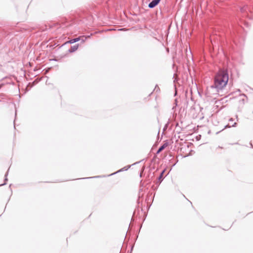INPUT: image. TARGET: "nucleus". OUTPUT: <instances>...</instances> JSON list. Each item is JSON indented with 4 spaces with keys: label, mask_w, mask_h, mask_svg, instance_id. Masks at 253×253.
Segmentation results:
<instances>
[{
    "label": "nucleus",
    "mask_w": 253,
    "mask_h": 253,
    "mask_svg": "<svg viewBox=\"0 0 253 253\" xmlns=\"http://www.w3.org/2000/svg\"><path fill=\"white\" fill-rule=\"evenodd\" d=\"M229 80L228 74L226 71L219 70L214 77V85L211 87L219 92L226 86Z\"/></svg>",
    "instance_id": "nucleus-1"
},
{
    "label": "nucleus",
    "mask_w": 253,
    "mask_h": 253,
    "mask_svg": "<svg viewBox=\"0 0 253 253\" xmlns=\"http://www.w3.org/2000/svg\"><path fill=\"white\" fill-rule=\"evenodd\" d=\"M161 0H153L149 3L148 6L150 8H153L155 7L160 1Z\"/></svg>",
    "instance_id": "nucleus-2"
},
{
    "label": "nucleus",
    "mask_w": 253,
    "mask_h": 253,
    "mask_svg": "<svg viewBox=\"0 0 253 253\" xmlns=\"http://www.w3.org/2000/svg\"><path fill=\"white\" fill-rule=\"evenodd\" d=\"M78 48V45H75L74 46H71V47L69 49V51L70 52H73L76 51Z\"/></svg>",
    "instance_id": "nucleus-3"
},
{
    "label": "nucleus",
    "mask_w": 253,
    "mask_h": 253,
    "mask_svg": "<svg viewBox=\"0 0 253 253\" xmlns=\"http://www.w3.org/2000/svg\"><path fill=\"white\" fill-rule=\"evenodd\" d=\"M168 146L167 143L164 144L162 146H161L157 151V153H159L161 152L162 150H163L167 146Z\"/></svg>",
    "instance_id": "nucleus-4"
},
{
    "label": "nucleus",
    "mask_w": 253,
    "mask_h": 253,
    "mask_svg": "<svg viewBox=\"0 0 253 253\" xmlns=\"http://www.w3.org/2000/svg\"><path fill=\"white\" fill-rule=\"evenodd\" d=\"M80 40V37H78V38L71 40L70 41H69V42L70 43H75L76 42L79 41Z\"/></svg>",
    "instance_id": "nucleus-5"
},
{
    "label": "nucleus",
    "mask_w": 253,
    "mask_h": 253,
    "mask_svg": "<svg viewBox=\"0 0 253 253\" xmlns=\"http://www.w3.org/2000/svg\"><path fill=\"white\" fill-rule=\"evenodd\" d=\"M236 125H237V123H234V124L232 125V126L235 127V126H236Z\"/></svg>",
    "instance_id": "nucleus-6"
},
{
    "label": "nucleus",
    "mask_w": 253,
    "mask_h": 253,
    "mask_svg": "<svg viewBox=\"0 0 253 253\" xmlns=\"http://www.w3.org/2000/svg\"><path fill=\"white\" fill-rule=\"evenodd\" d=\"M233 121V118H230L229 120V122H232Z\"/></svg>",
    "instance_id": "nucleus-7"
},
{
    "label": "nucleus",
    "mask_w": 253,
    "mask_h": 253,
    "mask_svg": "<svg viewBox=\"0 0 253 253\" xmlns=\"http://www.w3.org/2000/svg\"><path fill=\"white\" fill-rule=\"evenodd\" d=\"M163 172H164V171H163V172L161 173V175L160 176V177H159L160 178L161 177H162V174H163Z\"/></svg>",
    "instance_id": "nucleus-8"
},
{
    "label": "nucleus",
    "mask_w": 253,
    "mask_h": 253,
    "mask_svg": "<svg viewBox=\"0 0 253 253\" xmlns=\"http://www.w3.org/2000/svg\"><path fill=\"white\" fill-rule=\"evenodd\" d=\"M231 127V126H228V125H227V126H225V127Z\"/></svg>",
    "instance_id": "nucleus-9"
},
{
    "label": "nucleus",
    "mask_w": 253,
    "mask_h": 253,
    "mask_svg": "<svg viewBox=\"0 0 253 253\" xmlns=\"http://www.w3.org/2000/svg\"><path fill=\"white\" fill-rule=\"evenodd\" d=\"M122 171V169H120V170H119V171Z\"/></svg>",
    "instance_id": "nucleus-10"
}]
</instances>
